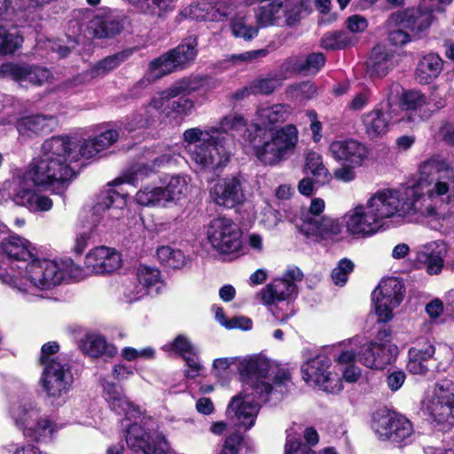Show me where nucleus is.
Instances as JSON below:
<instances>
[{"mask_svg":"<svg viewBox=\"0 0 454 454\" xmlns=\"http://www.w3.org/2000/svg\"><path fill=\"white\" fill-rule=\"evenodd\" d=\"M419 181L427 184L425 193L416 186L385 189L374 193L365 205L344 215L347 231L353 236H371L387 221L423 218L429 222L446 217L445 207L454 200V168L442 156L435 154L422 161Z\"/></svg>","mask_w":454,"mask_h":454,"instance_id":"1","label":"nucleus"},{"mask_svg":"<svg viewBox=\"0 0 454 454\" xmlns=\"http://www.w3.org/2000/svg\"><path fill=\"white\" fill-rule=\"evenodd\" d=\"M243 389L231 398L227 409L228 417L245 430L255 422L261 403L270 396L279 399L290 381V373L275 363L259 356L244 358L239 363Z\"/></svg>","mask_w":454,"mask_h":454,"instance_id":"2","label":"nucleus"},{"mask_svg":"<svg viewBox=\"0 0 454 454\" xmlns=\"http://www.w3.org/2000/svg\"><path fill=\"white\" fill-rule=\"evenodd\" d=\"M76 152L69 137H52L42 145V154L39 160H34L26 172L36 186L60 189L74 176L71 167L73 162L81 159H73L72 153Z\"/></svg>","mask_w":454,"mask_h":454,"instance_id":"3","label":"nucleus"},{"mask_svg":"<svg viewBox=\"0 0 454 454\" xmlns=\"http://www.w3.org/2000/svg\"><path fill=\"white\" fill-rule=\"evenodd\" d=\"M73 266V262L39 258L37 255L29 262L21 261L18 273L6 280L27 301H35L46 297L45 293L61 284L67 277L66 269Z\"/></svg>","mask_w":454,"mask_h":454,"instance_id":"4","label":"nucleus"},{"mask_svg":"<svg viewBox=\"0 0 454 454\" xmlns=\"http://www.w3.org/2000/svg\"><path fill=\"white\" fill-rule=\"evenodd\" d=\"M215 129L191 128L183 133L184 148L200 169L213 171L226 166L232 155V140L218 137Z\"/></svg>","mask_w":454,"mask_h":454,"instance_id":"5","label":"nucleus"},{"mask_svg":"<svg viewBox=\"0 0 454 454\" xmlns=\"http://www.w3.org/2000/svg\"><path fill=\"white\" fill-rule=\"evenodd\" d=\"M184 90L183 86H173L165 91L153 96L150 102L136 111L127 121L124 129L133 132L137 129H146L154 124L161 114L170 116L171 114L188 116L194 108V102L180 96Z\"/></svg>","mask_w":454,"mask_h":454,"instance_id":"6","label":"nucleus"},{"mask_svg":"<svg viewBox=\"0 0 454 454\" xmlns=\"http://www.w3.org/2000/svg\"><path fill=\"white\" fill-rule=\"evenodd\" d=\"M254 156L264 165L274 166L292 154L298 143V129L287 124L275 130H260L249 134Z\"/></svg>","mask_w":454,"mask_h":454,"instance_id":"7","label":"nucleus"},{"mask_svg":"<svg viewBox=\"0 0 454 454\" xmlns=\"http://www.w3.org/2000/svg\"><path fill=\"white\" fill-rule=\"evenodd\" d=\"M298 268L286 270L283 278H276L256 294V298L266 306L276 320L286 323L294 315L292 302L297 293L296 281L302 278Z\"/></svg>","mask_w":454,"mask_h":454,"instance_id":"8","label":"nucleus"},{"mask_svg":"<svg viewBox=\"0 0 454 454\" xmlns=\"http://www.w3.org/2000/svg\"><path fill=\"white\" fill-rule=\"evenodd\" d=\"M33 182L24 175L23 179L8 180L0 187V201L11 200L15 205L23 207L33 213L51 209L52 200L37 192Z\"/></svg>","mask_w":454,"mask_h":454,"instance_id":"9","label":"nucleus"},{"mask_svg":"<svg viewBox=\"0 0 454 454\" xmlns=\"http://www.w3.org/2000/svg\"><path fill=\"white\" fill-rule=\"evenodd\" d=\"M402 90L400 84H391L386 94V106L381 105L380 107H374L361 116L362 126L368 138L375 139L384 136L392 122L402 119L397 116L395 106Z\"/></svg>","mask_w":454,"mask_h":454,"instance_id":"10","label":"nucleus"},{"mask_svg":"<svg viewBox=\"0 0 454 454\" xmlns=\"http://www.w3.org/2000/svg\"><path fill=\"white\" fill-rule=\"evenodd\" d=\"M325 207L322 199H313L309 211L303 214L298 223L300 231L312 241L318 242L340 233L341 227L337 220L321 215Z\"/></svg>","mask_w":454,"mask_h":454,"instance_id":"11","label":"nucleus"},{"mask_svg":"<svg viewBox=\"0 0 454 454\" xmlns=\"http://www.w3.org/2000/svg\"><path fill=\"white\" fill-rule=\"evenodd\" d=\"M432 22L431 13H422L420 10L405 9L393 12L387 20L388 40L395 46H403L411 41V32H420Z\"/></svg>","mask_w":454,"mask_h":454,"instance_id":"12","label":"nucleus"},{"mask_svg":"<svg viewBox=\"0 0 454 454\" xmlns=\"http://www.w3.org/2000/svg\"><path fill=\"white\" fill-rule=\"evenodd\" d=\"M198 39L194 35L186 37L176 48L155 59L150 63L149 75L158 79L165 74L183 68L197 56Z\"/></svg>","mask_w":454,"mask_h":454,"instance_id":"13","label":"nucleus"},{"mask_svg":"<svg viewBox=\"0 0 454 454\" xmlns=\"http://www.w3.org/2000/svg\"><path fill=\"white\" fill-rule=\"evenodd\" d=\"M426 410L434 421L450 428L454 425V382L449 380L437 382L428 397Z\"/></svg>","mask_w":454,"mask_h":454,"instance_id":"14","label":"nucleus"},{"mask_svg":"<svg viewBox=\"0 0 454 454\" xmlns=\"http://www.w3.org/2000/svg\"><path fill=\"white\" fill-rule=\"evenodd\" d=\"M42 366L39 384L46 396L55 402L72 388L74 375L71 365L67 361H61Z\"/></svg>","mask_w":454,"mask_h":454,"instance_id":"15","label":"nucleus"},{"mask_svg":"<svg viewBox=\"0 0 454 454\" xmlns=\"http://www.w3.org/2000/svg\"><path fill=\"white\" fill-rule=\"evenodd\" d=\"M331 364L332 360L328 356L317 355L302 364L303 380L327 393H339L343 388L342 381L337 374L329 371Z\"/></svg>","mask_w":454,"mask_h":454,"instance_id":"16","label":"nucleus"},{"mask_svg":"<svg viewBox=\"0 0 454 454\" xmlns=\"http://www.w3.org/2000/svg\"><path fill=\"white\" fill-rule=\"evenodd\" d=\"M207 240L221 254H232L241 247V231L231 219L217 217L207 227Z\"/></svg>","mask_w":454,"mask_h":454,"instance_id":"17","label":"nucleus"},{"mask_svg":"<svg viewBox=\"0 0 454 454\" xmlns=\"http://www.w3.org/2000/svg\"><path fill=\"white\" fill-rule=\"evenodd\" d=\"M387 330L380 331L374 340L364 344L358 351V361L373 370H383L395 359L398 348L389 340Z\"/></svg>","mask_w":454,"mask_h":454,"instance_id":"18","label":"nucleus"},{"mask_svg":"<svg viewBox=\"0 0 454 454\" xmlns=\"http://www.w3.org/2000/svg\"><path fill=\"white\" fill-rule=\"evenodd\" d=\"M126 196L114 189L102 191L92 207L91 221L95 228L107 227L121 219L126 210Z\"/></svg>","mask_w":454,"mask_h":454,"instance_id":"19","label":"nucleus"},{"mask_svg":"<svg viewBox=\"0 0 454 454\" xmlns=\"http://www.w3.org/2000/svg\"><path fill=\"white\" fill-rule=\"evenodd\" d=\"M404 295V286L395 278L383 279L372 293L375 313L380 322L393 318V309L400 305Z\"/></svg>","mask_w":454,"mask_h":454,"instance_id":"20","label":"nucleus"},{"mask_svg":"<svg viewBox=\"0 0 454 454\" xmlns=\"http://www.w3.org/2000/svg\"><path fill=\"white\" fill-rule=\"evenodd\" d=\"M372 427L380 440L397 443L406 441L413 433L412 425L408 419L390 412L374 415Z\"/></svg>","mask_w":454,"mask_h":454,"instance_id":"21","label":"nucleus"},{"mask_svg":"<svg viewBox=\"0 0 454 454\" xmlns=\"http://www.w3.org/2000/svg\"><path fill=\"white\" fill-rule=\"evenodd\" d=\"M120 137V132L112 128L99 129L98 132L82 140L71 138L76 152L72 153L73 159L90 160L101 154L114 145Z\"/></svg>","mask_w":454,"mask_h":454,"instance_id":"22","label":"nucleus"},{"mask_svg":"<svg viewBox=\"0 0 454 454\" xmlns=\"http://www.w3.org/2000/svg\"><path fill=\"white\" fill-rule=\"evenodd\" d=\"M126 442L133 451H141L144 454H167L169 450V444L164 435L152 434L137 423L128 427Z\"/></svg>","mask_w":454,"mask_h":454,"instance_id":"23","label":"nucleus"},{"mask_svg":"<svg viewBox=\"0 0 454 454\" xmlns=\"http://www.w3.org/2000/svg\"><path fill=\"white\" fill-rule=\"evenodd\" d=\"M328 152L335 161L355 166H364L370 153L369 148L364 143L345 137L333 140L329 144Z\"/></svg>","mask_w":454,"mask_h":454,"instance_id":"24","label":"nucleus"},{"mask_svg":"<svg viewBox=\"0 0 454 454\" xmlns=\"http://www.w3.org/2000/svg\"><path fill=\"white\" fill-rule=\"evenodd\" d=\"M447 251V244L442 239L420 245L414 251L413 267L417 270L426 269L429 275H438L442 270Z\"/></svg>","mask_w":454,"mask_h":454,"instance_id":"25","label":"nucleus"},{"mask_svg":"<svg viewBox=\"0 0 454 454\" xmlns=\"http://www.w3.org/2000/svg\"><path fill=\"white\" fill-rule=\"evenodd\" d=\"M243 183L239 175L219 179L211 187L210 197L215 204L232 208L246 200Z\"/></svg>","mask_w":454,"mask_h":454,"instance_id":"26","label":"nucleus"},{"mask_svg":"<svg viewBox=\"0 0 454 454\" xmlns=\"http://www.w3.org/2000/svg\"><path fill=\"white\" fill-rule=\"evenodd\" d=\"M0 248L11 260L9 279L11 275L18 273L17 266L21 261L29 262L37 255L35 247L29 240L19 235H11L4 239L0 243Z\"/></svg>","mask_w":454,"mask_h":454,"instance_id":"27","label":"nucleus"},{"mask_svg":"<svg viewBox=\"0 0 454 454\" xmlns=\"http://www.w3.org/2000/svg\"><path fill=\"white\" fill-rule=\"evenodd\" d=\"M84 264L90 273H111L121 267V258L114 249L102 246L91 249L86 254Z\"/></svg>","mask_w":454,"mask_h":454,"instance_id":"28","label":"nucleus"},{"mask_svg":"<svg viewBox=\"0 0 454 454\" xmlns=\"http://www.w3.org/2000/svg\"><path fill=\"white\" fill-rule=\"evenodd\" d=\"M101 384L103 395L115 413L124 415L127 419H137L140 416V409L129 402L121 386L106 380H102Z\"/></svg>","mask_w":454,"mask_h":454,"instance_id":"29","label":"nucleus"},{"mask_svg":"<svg viewBox=\"0 0 454 454\" xmlns=\"http://www.w3.org/2000/svg\"><path fill=\"white\" fill-rule=\"evenodd\" d=\"M233 3H223L214 6L209 3L201 2L191 4L184 10V15L197 21H221L231 15Z\"/></svg>","mask_w":454,"mask_h":454,"instance_id":"30","label":"nucleus"},{"mask_svg":"<svg viewBox=\"0 0 454 454\" xmlns=\"http://www.w3.org/2000/svg\"><path fill=\"white\" fill-rule=\"evenodd\" d=\"M291 114V107L285 104L260 106L253 120L252 127L255 132L266 130L271 126L285 122Z\"/></svg>","mask_w":454,"mask_h":454,"instance_id":"31","label":"nucleus"},{"mask_svg":"<svg viewBox=\"0 0 454 454\" xmlns=\"http://www.w3.org/2000/svg\"><path fill=\"white\" fill-rule=\"evenodd\" d=\"M434 347L427 340H418L416 346L409 349L407 370L414 375H426L428 372L427 362L434 355Z\"/></svg>","mask_w":454,"mask_h":454,"instance_id":"32","label":"nucleus"},{"mask_svg":"<svg viewBox=\"0 0 454 454\" xmlns=\"http://www.w3.org/2000/svg\"><path fill=\"white\" fill-rule=\"evenodd\" d=\"M325 64V57L323 53L314 52L306 57L292 56L282 65V69L287 73L317 74Z\"/></svg>","mask_w":454,"mask_h":454,"instance_id":"33","label":"nucleus"},{"mask_svg":"<svg viewBox=\"0 0 454 454\" xmlns=\"http://www.w3.org/2000/svg\"><path fill=\"white\" fill-rule=\"evenodd\" d=\"M5 69L10 71L18 82H28L35 85H43L52 78L51 72L41 67L7 65Z\"/></svg>","mask_w":454,"mask_h":454,"instance_id":"34","label":"nucleus"},{"mask_svg":"<svg viewBox=\"0 0 454 454\" xmlns=\"http://www.w3.org/2000/svg\"><path fill=\"white\" fill-rule=\"evenodd\" d=\"M29 419L27 421V427L23 430V434L37 442L51 438L56 431V425L46 416L36 414L35 411H31Z\"/></svg>","mask_w":454,"mask_h":454,"instance_id":"35","label":"nucleus"},{"mask_svg":"<svg viewBox=\"0 0 454 454\" xmlns=\"http://www.w3.org/2000/svg\"><path fill=\"white\" fill-rule=\"evenodd\" d=\"M244 6L252 5L257 2L268 3L260 6L255 13L257 23L260 27H269L275 25L280 19V12L283 7V0H237Z\"/></svg>","mask_w":454,"mask_h":454,"instance_id":"36","label":"nucleus"},{"mask_svg":"<svg viewBox=\"0 0 454 454\" xmlns=\"http://www.w3.org/2000/svg\"><path fill=\"white\" fill-rule=\"evenodd\" d=\"M443 67V61L435 53L422 56L417 65L415 76L421 84H429L438 77Z\"/></svg>","mask_w":454,"mask_h":454,"instance_id":"37","label":"nucleus"},{"mask_svg":"<svg viewBox=\"0 0 454 454\" xmlns=\"http://www.w3.org/2000/svg\"><path fill=\"white\" fill-rule=\"evenodd\" d=\"M192 178L187 175L171 176L164 182L162 190L167 202L176 204L190 192Z\"/></svg>","mask_w":454,"mask_h":454,"instance_id":"38","label":"nucleus"},{"mask_svg":"<svg viewBox=\"0 0 454 454\" xmlns=\"http://www.w3.org/2000/svg\"><path fill=\"white\" fill-rule=\"evenodd\" d=\"M55 124L56 119L51 115L35 114L19 119L16 127L20 134L31 136L49 132Z\"/></svg>","mask_w":454,"mask_h":454,"instance_id":"39","label":"nucleus"},{"mask_svg":"<svg viewBox=\"0 0 454 454\" xmlns=\"http://www.w3.org/2000/svg\"><path fill=\"white\" fill-rule=\"evenodd\" d=\"M90 29L96 37L107 38L118 35L123 26L121 22L120 17L110 12L105 16L97 15L90 21Z\"/></svg>","mask_w":454,"mask_h":454,"instance_id":"40","label":"nucleus"},{"mask_svg":"<svg viewBox=\"0 0 454 454\" xmlns=\"http://www.w3.org/2000/svg\"><path fill=\"white\" fill-rule=\"evenodd\" d=\"M394 54L382 46H376L372 51L368 65L371 76L383 77L395 66Z\"/></svg>","mask_w":454,"mask_h":454,"instance_id":"41","label":"nucleus"},{"mask_svg":"<svg viewBox=\"0 0 454 454\" xmlns=\"http://www.w3.org/2000/svg\"><path fill=\"white\" fill-rule=\"evenodd\" d=\"M82 350L92 357L106 356L114 357L117 354V348L107 343L105 337L99 334H87L81 343Z\"/></svg>","mask_w":454,"mask_h":454,"instance_id":"42","label":"nucleus"},{"mask_svg":"<svg viewBox=\"0 0 454 454\" xmlns=\"http://www.w3.org/2000/svg\"><path fill=\"white\" fill-rule=\"evenodd\" d=\"M31 411H35L36 414L41 412L35 402L25 396L12 400L9 407L11 418L22 431L27 427L26 423L29 419Z\"/></svg>","mask_w":454,"mask_h":454,"instance_id":"43","label":"nucleus"},{"mask_svg":"<svg viewBox=\"0 0 454 454\" xmlns=\"http://www.w3.org/2000/svg\"><path fill=\"white\" fill-rule=\"evenodd\" d=\"M400 97L395 102L396 112L401 108L406 111H418L420 118H426L429 115V103L427 98L418 90H409L402 94V103L398 105Z\"/></svg>","mask_w":454,"mask_h":454,"instance_id":"44","label":"nucleus"},{"mask_svg":"<svg viewBox=\"0 0 454 454\" xmlns=\"http://www.w3.org/2000/svg\"><path fill=\"white\" fill-rule=\"evenodd\" d=\"M136 202L147 207H167V202L161 185L146 184L136 193Z\"/></svg>","mask_w":454,"mask_h":454,"instance_id":"45","label":"nucleus"},{"mask_svg":"<svg viewBox=\"0 0 454 454\" xmlns=\"http://www.w3.org/2000/svg\"><path fill=\"white\" fill-rule=\"evenodd\" d=\"M144 14L161 17L174 9L176 0H128Z\"/></svg>","mask_w":454,"mask_h":454,"instance_id":"46","label":"nucleus"},{"mask_svg":"<svg viewBox=\"0 0 454 454\" xmlns=\"http://www.w3.org/2000/svg\"><path fill=\"white\" fill-rule=\"evenodd\" d=\"M23 41L17 28L0 25V56L13 54L21 47Z\"/></svg>","mask_w":454,"mask_h":454,"instance_id":"47","label":"nucleus"},{"mask_svg":"<svg viewBox=\"0 0 454 454\" xmlns=\"http://www.w3.org/2000/svg\"><path fill=\"white\" fill-rule=\"evenodd\" d=\"M232 3V1L231 2ZM234 4V10L229 17H231V28L235 37L243 38L245 40H251L258 34V28L248 25L246 20V16L242 11L236 12L237 4Z\"/></svg>","mask_w":454,"mask_h":454,"instance_id":"48","label":"nucleus"},{"mask_svg":"<svg viewBox=\"0 0 454 454\" xmlns=\"http://www.w3.org/2000/svg\"><path fill=\"white\" fill-rule=\"evenodd\" d=\"M356 43V37L344 31L326 33L321 39V46L325 50H340L353 46Z\"/></svg>","mask_w":454,"mask_h":454,"instance_id":"49","label":"nucleus"},{"mask_svg":"<svg viewBox=\"0 0 454 454\" xmlns=\"http://www.w3.org/2000/svg\"><path fill=\"white\" fill-rule=\"evenodd\" d=\"M246 126V121L244 118L237 114H231L224 116L218 126H211L207 129H215L216 131L214 135H216L218 137H229L233 141L232 135L231 132L239 131L244 129ZM234 144L232 143V145Z\"/></svg>","mask_w":454,"mask_h":454,"instance_id":"50","label":"nucleus"},{"mask_svg":"<svg viewBox=\"0 0 454 454\" xmlns=\"http://www.w3.org/2000/svg\"><path fill=\"white\" fill-rule=\"evenodd\" d=\"M306 169L319 183H325L330 180L331 175L323 162L322 156L316 152H309L306 155Z\"/></svg>","mask_w":454,"mask_h":454,"instance_id":"51","label":"nucleus"},{"mask_svg":"<svg viewBox=\"0 0 454 454\" xmlns=\"http://www.w3.org/2000/svg\"><path fill=\"white\" fill-rule=\"evenodd\" d=\"M162 161V159L156 157L153 158L151 162L142 163L133 167L130 173L125 176L124 180L115 179L114 184V185H118L123 182H126L134 185L139 180V178H143L144 176H148L150 173H153L156 168L160 167Z\"/></svg>","mask_w":454,"mask_h":454,"instance_id":"52","label":"nucleus"},{"mask_svg":"<svg viewBox=\"0 0 454 454\" xmlns=\"http://www.w3.org/2000/svg\"><path fill=\"white\" fill-rule=\"evenodd\" d=\"M162 349L168 353H175L184 359L198 353L191 340L184 334H178L172 341L165 344Z\"/></svg>","mask_w":454,"mask_h":454,"instance_id":"53","label":"nucleus"},{"mask_svg":"<svg viewBox=\"0 0 454 454\" xmlns=\"http://www.w3.org/2000/svg\"><path fill=\"white\" fill-rule=\"evenodd\" d=\"M317 92V89L310 82H303L292 84L286 89V96L294 101H304L312 98Z\"/></svg>","mask_w":454,"mask_h":454,"instance_id":"54","label":"nucleus"},{"mask_svg":"<svg viewBox=\"0 0 454 454\" xmlns=\"http://www.w3.org/2000/svg\"><path fill=\"white\" fill-rule=\"evenodd\" d=\"M131 51H121L117 54L108 56L99 61L94 67L93 72L96 75H104L116 68L121 62L126 60Z\"/></svg>","mask_w":454,"mask_h":454,"instance_id":"55","label":"nucleus"},{"mask_svg":"<svg viewBox=\"0 0 454 454\" xmlns=\"http://www.w3.org/2000/svg\"><path fill=\"white\" fill-rule=\"evenodd\" d=\"M160 271L157 268L140 265L137 270V281L147 290L160 283Z\"/></svg>","mask_w":454,"mask_h":454,"instance_id":"56","label":"nucleus"},{"mask_svg":"<svg viewBox=\"0 0 454 454\" xmlns=\"http://www.w3.org/2000/svg\"><path fill=\"white\" fill-rule=\"evenodd\" d=\"M281 84L282 82L279 78H263L253 82L250 84V90L252 94L268 95L272 93Z\"/></svg>","mask_w":454,"mask_h":454,"instance_id":"57","label":"nucleus"},{"mask_svg":"<svg viewBox=\"0 0 454 454\" xmlns=\"http://www.w3.org/2000/svg\"><path fill=\"white\" fill-rule=\"evenodd\" d=\"M354 264L350 260H340L336 268L333 270L332 278L335 285L343 286L348 280V275L352 272Z\"/></svg>","mask_w":454,"mask_h":454,"instance_id":"58","label":"nucleus"},{"mask_svg":"<svg viewBox=\"0 0 454 454\" xmlns=\"http://www.w3.org/2000/svg\"><path fill=\"white\" fill-rule=\"evenodd\" d=\"M59 350V345L57 341H49L43 345L40 355L41 365H46L48 363L65 361L60 356H55Z\"/></svg>","mask_w":454,"mask_h":454,"instance_id":"59","label":"nucleus"},{"mask_svg":"<svg viewBox=\"0 0 454 454\" xmlns=\"http://www.w3.org/2000/svg\"><path fill=\"white\" fill-rule=\"evenodd\" d=\"M285 454H314L307 444H303L295 435L288 433L285 444Z\"/></svg>","mask_w":454,"mask_h":454,"instance_id":"60","label":"nucleus"},{"mask_svg":"<svg viewBox=\"0 0 454 454\" xmlns=\"http://www.w3.org/2000/svg\"><path fill=\"white\" fill-rule=\"evenodd\" d=\"M148 294L149 290L138 283L137 279L127 285L123 292V295L127 302L137 301L146 296Z\"/></svg>","mask_w":454,"mask_h":454,"instance_id":"61","label":"nucleus"},{"mask_svg":"<svg viewBox=\"0 0 454 454\" xmlns=\"http://www.w3.org/2000/svg\"><path fill=\"white\" fill-rule=\"evenodd\" d=\"M371 98L372 91L367 88L363 89L352 97L348 107L352 111H361L370 104Z\"/></svg>","mask_w":454,"mask_h":454,"instance_id":"62","label":"nucleus"},{"mask_svg":"<svg viewBox=\"0 0 454 454\" xmlns=\"http://www.w3.org/2000/svg\"><path fill=\"white\" fill-rule=\"evenodd\" d=\"M243 437L239 433L227 436L219 454H238Z\"/></svg>","mask_w":454,"mask_h":454,"instance_id":"63","label":"nucleus"},{"mask_svg":"<svg viewBox=\"0 0 454 454\" xmlns=\"http://www.w3.org/2000/svg\"><path fill=\"white\" fill-rule=\"evenodd\" d=\"M243 437L239 433L227 436L219 454H238Z\"/></svg>","mask_w":454,"mask_h":454,"instance_id":"64","label":"nucleus"}]
</instances>
